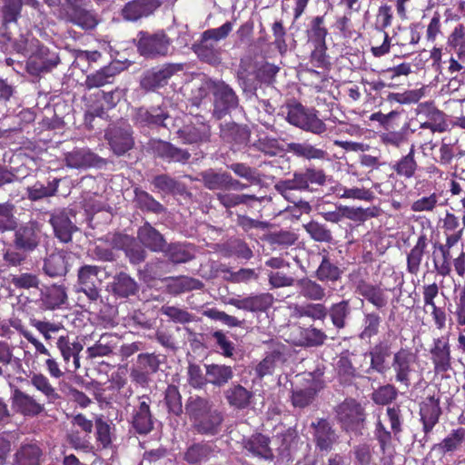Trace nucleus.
<instances>
[{"label": "nucleus", "instance_id": "obj_20", "mask_svg": "<svg viewBox=\"0 0 465 465\" xmlns=\"http://www.w3.org/2000/svg\"><path fill=\"white\" fill-rule=\"evenodd\" d=\"M440 403V397H437L434 394L427 396L420 402L419 415L425 438L431 433L442 414Z\"/></svg>", "mask_w": 465, "mask_h": 465}, {"label": "nucleus", "instance_id": "obj_62", "mask_svg": "<svg viewBox=\"0 0 465 465\" xmlns=\"http://www.w3.org/2000/svg\"><path fill=\"white\" fill-rule=\"evenodd\" d=\"M316 385L312 382L309 386L292 391L291 401L293 407L303 409L312 403L317 395Z\"/></svg>", "mask_w": 465, "mask_h": 465}, {"label": "nucleus", "instance_id": "obj_23", "mask_svg": "<svg viewBox=\"0 0 465 465\" xmlns=\"http://www.w3.org/2000/svg\"><path fill=\"white\" fill-rule=\"evenodd\" d=\"M149 144L150 149L156 157L168 163L185 164L191 158V153L186 149L177 147L167 141L154 139Z\"/></svg>", "mask_w": 465, "mask_h": 465}, {"label": "nucleus", "instance_id": "obj_50", "mask_svg": "<svg viewBox=\"0 0 465 465\" xmlns=\"http://www.w3.org/2000/svg\"><path fill=\"white\" fill-rule=\"evenodd\" d=\"M61 179L54 178L49 181L47 185L37 181L32 186L26 188L27 199L31 202H37L45 198H50L56 195Z\"/></svg>", "mask_w": 465, "mask_h": 465}, {"label": "nucleus", "instance_id": "obj_1", "mask_svg": "<svg viewBox=\"0 0 465 465\" xmlns=\"http://www.w3.org/2000/svg\"><path fill=\"white\" fill-rule=\"evenodd\" d=\"M184 408L192 427L198 434L216 436L222 431L224 413L209 398L190 396Z\"/></svg>", "mask_w": 465, "mask_h": 465}, {"label": "nucleus", "instance_id": "obj_10", "mask_svg": "<svg viewBox=\"0 0 465 465\" xmlns=\"http://www.w3.org/2000/svg\"><path fill=\"white\" fill-rule=\"evenodd\" d=\"M417 355L409 348H401L393 353L390 365L394 373V381L408 389L411 384V376L415 372Z\"/></svg>", "mask_w": 465, "mask_h": 465}, {"label": "nucleus", "instance_id": "obj_7", "mask_svg": "<svg viewBox=\"0 0 465 465\" xmlns=\"http://www.w3.org/2000/svg\"><path fill=\"white\" fill-rule=\"evenodd\" d=\"M176 135L184 144L199 146L211 142L212 127L203 115H195L176 131Z\"/></svg>", "mask_w": 465, "mask_h": 465}, {"label": "nucleus", "instance_id": "obj_26", "mask_svg": "<svg viewBox=\"0 0 465 465\" xmlns=\"http://www.w3.org/2000/svg\"><path fill=\"white\" fill-rule=\"evenodd\" d=\"M270 443V438L261 432L253 433L242 440L243 450L251 456L266 461L274 460V453Z\"/></svg>", "mask_w": 465, "mask_h": 465}, {"label": "nucleus", "instance_id": "obj_3", "mask_svg": "<svg viewBox=\"0 0 465 465\" xmlns=\"http://www.w3.org/2000/svg\"><path fill=\"white\" fill-rule=\"evenodd\" d=\"M285 120L302 131L321 135L327 131L326 124L318 116L313 107H306L295 98L288 99L284 104Z\"/></svg>", "mask_w": 465, "mask_h": 465}, {"label": "nucleus", "instance_id": "obj_55", "mask_svg": "<svg viewBox=\"0 0 465 465\" xmlns=\"http://www.w3.org/2000/svg\"><path fill=\"white\" fill-rule=\"evenodd\" d=\"M162 252L173 263H185L194 258L193 248L180 242L166 244Z\"/></svg>", "mask_w": 465, "mask_h": 465}, {"label": "nucleus", "instance_id": "obj_39", "mask_svg": "<svg viewBox=\"0 0 465 465\" xmlns=\"http://www.w3.org/2000/svg\"><path fill=\"white\" fill-rule=\"evenodd\" d=\"M192 50L202 62L211 65H218L222 62L221 47L210 40L204 41L202 35L200 40L193 45Z\"/></svg>", "mask_w": 465, "mask_h": 465}, {"label": "nucleus", "instance_id": "obj_45", "mask_svg": "<svg viewBox=\"0 0 465 465\" xmlns=\"http://www.w3.org/2000/svg\"><path fill=\"white\" fill-rule=\"evenodd\" d=\"M137 238L144 247L153 252H162L166 246L163 234L148 222L138 229Z\"/></svg>", "mask_w": 465, "mask_h": 465}, {"label": "nucleus", "instance_id": "obj_24", "mask_svg": "<svg viewBox=\"0 0 465 465\" xmlns=\"http://www.w3.org/2000/svg\"><path fill=\"white\" fill-rule=\"evenodd\" d=\"M162 4V0H132L124 5L121 15L125 21L136 22L153 15Z\"/></svg>", "mask_w": 465, "mask_h": 465}, {"label": "nucleus", "instance_id": "obj_40", "mask_svg": "<svg viewBox=\"0 0 465 465\" xmlns=\"http://www.w3.org/2000/svg\"><path fill=\"white\" fill-rule=\"evenodd\" d=\"M65 162L68 167L80 169L99 166L104 160L89 149L77 148L66 153Z\"/></svg>", "mask_w": 465, "mask_h": 465}, {"label": "nucleus", "instance_id": "obj_36", "mask_svg": "<svg viewBox=\"0 0 465 465\" xmlns=\"http://www.w3.org/2000/svg\"><path fill=\"white\" fill-rule=\"evenodd\" d=\"M56 346L64 359L66 371H71L70 360L73 359L72 368L75 371L80 367V352L83 351L84 346L79 341H69L67 335H60L56 341Z\"/></svg>", "mask_w": 465, "mask_h": 465}, {"label": "nucleus", "instance_id": "obj_29", "mask_svg": "<svg viewBox=\"0 0 465 465\" xmlns=\"http://www.w3.org/2000/svg\"><path fill=\"white\" fill-rule=\"evenodd\" d=\"M450 240L440 243L436 242L433 243V251L431 253V260L433 263V271L437 275L441 277L450 276L451 273V254L450 250L454 247Z\"/></svg>", "mask_w": 465, "mask_h": 465}, {"label": "nucleus", "instance_id": "obj_33", "mask_svg": "<svg viewBox=\"0 0 465 465\" xmlns=\"http://www.w3.org/2000/svg\"><path fill=\"white\" fill-rule=\"evenodd\" d=\"M50 223L55 237L64 243L72 241L73 233L78 229L71 221L69 213L66 210L53 213L50 217Z\"/></svg>", "mask_w": 465, "mask_h": 465}, {"label": "nucleus", "instance_id": "obj_30", "mask_svg": "<svg viewBox=\"0 0 465 465\" xmlns=\"http://www.w3.org/2000/svg\"><path fill=\"white\" fill-rule=\"evenodd\" d=\"M105 137L113 152L118 156L124 154L132 149L134 144L133 132L130 126L124 128L113 127L106 132Z\"/></svg>", "mask_w": 465, "mask_h": 465}, {"label": "nucleus", "instance_id": "obj_58", "mask_svg": "<svg viewBox=\"0 0 465 465\" xmlns=\"http://www.w3.org/2000/svg\"><path fill=\"white\" fill-rule=\"evenodd\" d=\"M423 95H424V93H423L422 89L407 90L403 93H392V92L389 91L386 94V95L382 98V100L381 101V104H382L383 102H387L391 105H393L395 104H416L422 98Z\"/></svg>", "mask_w": 465, "mask_h": 465}, {"label": "nucleus", "instance_id": "obj_9", "mask_svg": "<svg viewBox=\"0 0 465 465\" xmlns=\"http://www.w3.org/2000/svg\"><path fill=\"white\" fill-rule=\"evenodd\" d=\"M184 69L182 63H166L160 67H153L143 73L140 86L145 92H154L165 86L168 81Z\"/></svg>", "mask_w": 465, "mask_h": 465}, {"label": "nucleus", "instance_id": "obj_57", "mask_svg": "<svg viewBox=\"0 0 465 465\" xmlns=\"http://www.w3.org/2000/svg\"><path fill=\"white\" fill-rule=\"evenodd\" d=\"M67 20L83 30H93L98 25L96 15L85 7L74 13H68Z\"/></svg>", "mask_w": 465, "mask_h": 465}, {"label": "nucleus", "instance_id": "obj_51", "mask_svg": "<svg viewBox=\"0 0 465 465\" xmlns=\"http://www.w3.org/2000/svg\"><path fill=\"white\" fill-rule=\"evenodd\" d=\"M465 441V429L462 427L452 430L440 443L434 444L433 450L440 454L453 453L460 450Z\"/></svg>", "mask_w": 465, "mask_h": 465}, {"label": "nucleus", "instance_id": "obj_38", "mask_svg": "<svg viewBox=\"0 0 465 465\" xmlns=\"http://www.w3.org/2000/svg\"><path fill=\"white\" fill-rule=\"evenodd\" d=\"M70 256L65 251L49 254L44 261L43 270L52 278L65 276L69 271Z\"/></svg>", "mask_w": 465, "mask_h": 465}, {"label": "nucleus", "instance_id": "obj_64", "mask_svg": "<svg viewBox=\"0 0 465 465\" xmlns=\"http://www.w3.org/2000/svg\"><path fill=\"white\" fill-rule=\"evenodd\" d=\"M203 287V283L200 280L189 276L171 278V282L168 284L169 291L173 294L201 290Z\"/></svg>", "mask_w": 465, "mask_h": 465}, {"label": "nucleus", "instance_id": "obj_54", "mask_svg": "<svg viewBox=\"0 0 465 465\" xmlns=\"http://www.w3.org/2000/svg\"><path fill=\"white\" fill-rule=\"evenodd\" d=\"M134 203H135V206L141 211L153 213L155 214L162 213L165 211L163 205L155 200L153 195H151L146 191H143L139 187H135L134 189Z\"/></svg>", "mask_w": 465, "mask_h": 465}, {"label": "nucleus", "instance_id": "obj_27", "mask_svg": "<svg viewBox=\"0 0 465 465\" xmlns=\"http://www.w3.org/2000/svg\"><path fill=\"white\" fill-rule=\"evenodd\" d=\"M201 177L204 187L211 191L242 189L246 187L240 181L233 179L227 172L219 173L213 169H209L202 172Z\"/></svg>", "mask_w": 465, "mask_h": 465}, {"label": "nucleus", "instance_id": "obj_22", "mask_svg": "<svg viewBox=\"0 0 465 465\" xmlns=\"http://www.w3.org/2000/svg\"><path fill=\"white\" fill-rule=\"evenodd\" d=\"M170 118L168 111L162 106L139 107L135 109L133 121L139 127L159 128L165 126V121Z\"/></svg>", "mask_w": 465, "mask_h": 465}, {"label": "nucleus", "instance_id": "obj_41", "mask_svg": "<svg viewBox=\"0 0 465 465\" xmlns=\"http://www.w3.org/2000/svg\"><path fill=\"white\" fill-rule=\"evenodd\" d=\"M286 152L292 153L298 158H302L308 161L330 160L327 151L318 148L308 142L289 143L287 144Z\"/></svg>", "mask_w": 465, "mask_h": 465}, {"label": "nucleus", "instance_id": "obj_19", "mask_svg": "<svg viewBox=\"0 0 465 465\" xmlns=\"http://www.w3.org/2000/svg\"><path fill=\"white\" fill-rule=\"evenodd\" d=\"M99 272V266L89 264L81 266L77 272L78 291L84 292L92 302H96L101 297L99 289L101 280L98 279Z\"/></svg>", "mask_w": 465, "mask_h": 465}, {"label": "nucleus", "instance_id": "obj_13", "mask_svg": "<svg viewBox=\"0 0 465 465\" xmlns=\"http://www.w3.org/2000/svg\"><path fill=\"white\" fill-rule=\"evenodd\" d=\"M136 404L132 412L131 424L140 435H147L154 429L155 418L151 410L152 399L148 394L136 398Z\"/></svg>", "mask_w": 465, "mask_h": 465}, {"label": "nucleus", "instance_id": "obj_31", "mask_svg": "<svg viewBox=\"0 0 465 465\" xmlns=\"http://www.w3.org/2000/svg\"><path fill=\"white\" fill-rule=\"evenodd\" d=\"M217 452L216 446L209 441H199L191 444L183 453V460L189 465L206 463Z\"/></svg>", "mask_w": 465, "mask_h": 465}, {"label": "nucleus", "instance_id": "obj_61", "mask_svg": "<svg viewBox=\"0 0 465 465\" xmlns=\"http://www.w3.org/2000/svg\"><path fill=\"white\" fill-rule=\"evenodd\" d=\"M399 395L397 387L392 383L379 386L371 393V400L377 405L391 406Z\"/></svg>", "mask_w": 465, "mask_h": 465}, {"label": "nucleus", "instance_id": "obj_5", "mask_svg": "<svg viewBox=\"0 0 465 465\" xmlns=\"http://www.w3.org/2000/svg\"><path fill=\"white\" fill-rule=\"evenodd\" d=\"M134 44L140 55L155 59L169 54L172 40L163 30L153 34L147 31H139L134 39Z\"/></svg>", "mask_w": 465, "mask_h": 465}, {"label": "nucleus", "instance_id": "obj_16", "mask_svg": "<svg viewBox=\"0 0 465 465\" xmlns=\"http://www.w3.org/2000/svg\"><path fill=\"white\" fill-rule=\"evenodd\" d=\"M327 335L324 331L313 325L308 327L294 323L290 328L289 341L295 346L320 347L325 343Z\"/></svg>", "mask_w": 465, "mask_h": 465}, {"label": "nucleus", "instance_id": "obj_49", "mask_svg": "<svg viewBox=\"0 0 465 465\" xmlns=\"http://www.w3.org/2000/svg\"><path fill=\"white\" fill-rule=\"evenodd\" d=\"M220 137L227 143L242 144L249 140L250 132L245 126L235 123H226L221 124Z\"/></svg>", "mask_w": 465, "mask_h": 465}, {"label": "nucleus", "instance_id": "obj_11", "mask_svg": "<svg viewBox=\"0 0 465 465\" xmlns=\"http://www.w3.org/2000/svg\"><path fill=\"white\" fill-rule=\"evenodd\" d=\"M336 418L341 427L346 430L356 431L365 420L361 405L354 399H345L335 408Z\"/></svg>", "mask_w": 465, "mask_h": 465}, {"label": "nucleus", "instance_id": "obj_12", "mask_svg": "<svg viewBox=\"0 0 465 465\" xmlns=\"http://www.w3.org/2000/svg\"><path fill=\"white\" fill-rule=\"evenodd\" d=\"M429 353L435 374H443L452 370L454 359L449 335L433 338Z\"/></svg>", "mask_w": 465, "mask_h": 465}, {"label": "nucleus", "instance_id": "obj_56", "mask_svg": "<svg viewBox=\"0 0 465 465\" xmlns=\"http://www.w3.org/2000/svg\"><path fill=\"white\" fill-rule=\"evenodd\" d=\"M42 454L36 443L23 444L15 453V465H39Z\"/></svg>", "mask_w": 465, "mask_h": 465}, {"label": "nucleus", "instance_id": "obj_8", "mask_svg": "<svg viewBox=\"0 0 465 465\" xmlns=\"http://www.w3.org/2000/svg\"><path fill=\"white\" fill-rule=\"evenodd\" d=\"M446 26L454 24L447 36L446 50L456 55L461 63L465 62V25L460 22V15L451 8H446L443 13Z\"/></svg>", "mask_w": 465, "mask_h": 465}, {"label": "nucleus", "instance_id": "obj_48", "mask_svg": "<svg viewBox=\"0 0 465 465\" xmlns=\"http://www.w3.org/2000/svg\"><path fill=\"white\" fill-rule=\"evenodd\" d=\"M351 311L350 300H341L327 308V316L337 330H341L346 327Z\"/></svg>", "mask_w": 465, "mask_h": 465}, {"label": "nucleus", "instance_id": "obj_37", "mask_svg": "<svg viewBox=\"0 0 465 465\" xmlns=\"http://www.w3.org/2000/svg\"><path fill=\"white\" fill-rule=\"evenodd\" d=\"M273 303V296L269 292L251 295L242 299L232 300L231 304L239 310L252 312H266Z\"/></svg>", "mask_w": 465, "mask_h": 465}, {"label": "nucleus", "instance_id": "obj_43", "mask_svg": "<svg viewBox=\"0 0 465 465\" xmlns=\"http://www.w3.org/2000/svg\"><path fill=\"white\" fill-rule=\"evenodd\" d=\"M253 392L241 384H232L225 391L224 397L230 407L242 411L247 409L253 399Z\"/></svg>", "mask_w": 465, "mask_h": 465}, {"label": "nucleus", "instance_id": "obj_21", "mask_svg": "<svg viewBox=\"0 0 465 465\" xmlns=\"http://www.w3.org/2000/svg\"><path fill=\"white\" fill-rule=\"evenodd\" d=\"M312 437L315 449L321 452L331 451L338 441V435L327 419H318L312 423Z\"/></svg>", "mask_w": 465, "mask_h": 465}, {"label": "nucleus", "instance_id": "obj_47", "mask_svg": "<svg viewBox=\"0 0 465 465\" xmlns=\"http://www.w3.org/2000/svg\"><path fill=\"white\" fill-rule=\"evenodd\" d=\"M343 274L342 269L332 262L329 252L323 250L322 261L315 271V277L322 282L335 283L341 280Z\"/></svg>", "mask_w": 465, "mask_h": 465}, {"label": "nucleus", "instance_id": "obj_53", "mask_svg": "<svg viewBox=\"0 0 465 465\" xmlns=\"http://www.w3.org/2000/svg\"><path fill=\"white\" fill-rule=\"evenodd\" d=\"M208 383L216 387H223L233 378V371L231 366L224 364L205 365Z\"/></svg>", "mask_w": 465, "mask_h": 465}, {"label": "nucleus", "instance_id": "obj_25", "mask_svg": "<svg viewBox=\"0 0 465 465\" xmlns=\"http://www.w3.org/2000/svg\"><path fill=\"white\" fill-rule=\"evenodd\" d=\"M418 168L419 164L415 158V146L411 144L406 154L401 155L399 159L390 163V169L392 171V173L388 175V181H394L396 177L410 180L415 176Z\"/></svg>", "mask_w": 465, "mask_h": 465}, {"label": "nucleus", "instance_id": "obj_46", "mask_svg": "<svg viewBox=\"0 0 465 465\" xmlns=\"http://www.w3.org/2000/svg\"><path fill=\"white\" fill-rule=\"evenodd\" d=\"M14 408L25 416H37L44 410V405L39 403L33 396L15 390L13 395Z\"/></svg>", "mask_w": 465, "mask_h": 465}, {"label": "nucleus", "instance_id": "obj_34", "mask_svg": "<svg viewBox=\"0 0 465 465\" xmlns=\"http://www.w3.org/2000/svg\"><path fill=\"white\" fill-rule=\"evenodd\" d=\"M430 239L421 232L406 255V271L411 275H417L420 271V265L424 255L428 252Z\"/></svg>", "mask_w": 465, "mask_h": 465}, {"label": "nucleus", "instance_id": "obj_44", "mask_svg": "<svg viewBox=\"0 0 465 465\" xmlns=\"http://www.w3.org/2000/svg\"><path fill=\"white\" fill-rule=\"evenodd\" d=\"M120 71L121 69L117 64L111 63L108 65H104L86 76L84 83L85 87L90 90L113 84Z\"/></svg>", "mask_w": 465, "mask_h": 465}, {"label": "nucleus", "instance_id": "obj_6", "mask_svg": "<svg viewBox=\"0 0 465 465\" xmlns=\"http://www.w3.org/2000/svg\"><path fill=\"white\" fill-rule=\"evenodd\" d=\"M206 85L213 95V114L216 119H222L238 106L237 94L225 82L210 79L206 82Z\"/></svg>", "mask_w": 465, "mask_h": 465}, {"label": "nucleus", "instance_id": "obj_2", "mask_svg": "<svg viewBox=\"0 0 465 465\" xmlns=\"http://www.w3.org/2000/svg\"><path fill=\"white\" fill-rule=\"evenodd\" d=\"M356 292L376 309V311L363 312L361 331L359 334L361 340H371L380 333L382 318L378 311H382L389 304L386 289L365 280H360L356 284Z\"/></svg>", "mask_w": 465, "mask_h": 465}, {"label": "nucleus", "instance_id": "obj_15", "mask_svg": "<svg viewBox=\"0 0 465 465\" xmlns=\"http://www.w3.org/2000/svg\"><path fill=\"white\" fill-rule=\"evenodd\" d=\"M415 113L417 116L424 119L420 127L429 129L432 133H444L448 130L447 115L438 109L433 101L418 104Z\"/></svg>", "mask_w": 465, "mask_h": 465}, {"label": "nucleus", "instance_id": "obj_4", "mask_svg": "<svg viewBox=\"0 0 465 465\" xmlns=\"http://www.w3.org/2000/svg\"><path fill=\"white\" fill-rule=\"evenodd\" d=\"M385 415L391 430H388L381 420H377L374 429V438L383 455L392 447V439L399 440L403 431L404 410L401 404L393 403L386 408Z\"/></svg>", "mask_w": 465, "mask_h": 465}, {"label": "nucleus", "instance_id": "obj_52", "mask_svg": "<svg viewBox=\"0 0 465 465\" xmlns=\"http://www.w3.org/2000/svg\"><path fill=\"white\" fill-rule=\"evenodd\" d=\"M296 285L301 296L312 302H322L326 297V289L314 280L304 277L297 281Z\"/></svg>", "mask_w": 465, "mask_h": 465}, {"label": "nucleus", "instance_id": "obj_63", "mask_svg": "<svg viewBox=\"0 0 465 465\" xmlns=\"http://www.w3.org/2000/svg\"><path fill=\"white\" fill-rule=\"evenodd\" d=\"M303 191L310 189L311 185L322 186L326 183V173L323 169L308 167L302 172H298Z\"/></svg>", "mask_w": 465, "mask_h": 465}, {"label": "nucleus", "instance_id": "obj_60", "mask_svg": "<svg viewBox=\"0 0 465 465\" xmlns=\"http://www.w3.org/2000/svg\"><path fill=\"white\" fill-rule=\"evenodd\" d=\"M15 206L7 201L0 203V232H13L17 227V218L15 215Z\"/></svg>", "mask_w": 465, "mask_h": 465}, {"label": "nucleus", "instance_id": "obj_32", "mask_svg": "<svg viewBox=\"0 0 465 465\" xmlns=\"http://www.w3.org/2000/svg\"><path fill=\"white\" fill-rule=\"evenodd\" d=\"M440 228L446 236L445 242L450 240V243L456 245L461 241L465 229V209L462 210L461 223L460 217L450 212H446L444 217L440 219Z\"/></svg>", "mask_w": 465, "mask_h": 465}, {"label": "nucleus", "instance_id": "obj_28", "mask_svg": "<svg viewBox=\"0 0 465 465\" xmlns=\"http://www.w3.org/2000/svg\"><path fill=\"white\" fill-rule=\"evenodd\" d=\"M33 42H35V50L32 52L29 58L28 64L31 67L42 73L52 70L59 64L60 58L56 53L51 52L48 47L40 45V42L35 37H32Z\"/></svg>", "mask_w": 465, "mask_h": 465}, {"label": "nucleus", "instance_id": "obj_59", "mask_svg": "<svg viewBox=\"0 0 465 465\" xmlns=\"http://www.w3.org/2000/svg\"><path fill=\"white\" fill-rule=\"evenodd\" d=\"M413 132V130H411L410 123L405 122L398 131L394 129L386 130L381 136V142L387 146L401 147L408 142L409 134Z\"/></svg>", "mask_w": 465, "mask_h": 465}, {"label": "nucleus", "instance_id": "obj_35", "mask_svg": "<svg viewBox=\"0 0 465 465\" xmlns=\"http://www.w3.org/2000/svg\"><path fill=\"white\" fill-rule=\"evenodd\" d=\"M109 291L116 298L126 299L138 293L139 285L128 273L120 272L113 277Z\"/></svg>", "mask_w": 465, "mask_h": 465}, {"label": "nucleus", "instance_id": "obj_18", "mask_svg": "<svg viewBox=\"0 0 465 465\" xmlns=\"http://www.w3.org/2000/svg\"><path fill=\"white\" fill-rule=\"evenodd\" d=\"M393 7L389 4H382L379 6L375 15V29L384 34L383 42L379 46H372L371 48V54L375 57H381L387 54L391 49V38L385 29L391 26L393 22Z\"/></svg>", "mask_w": 465, "mask_h": 465}, {"label": "nucleus", "instance_id": "obj_42", "mask_svg": "<svg viewBox=\"0 0 465 465\" xmlns=\"http://www.w3.org/2000/svg\"><path fill=\"white\" fill-rule=\"evenodd\" d=\"M41 307L45 310H55L67 301L66 288L63 285L52 284L41 290Z\"/></svg>", "mask_w": 465, "mask_h": 465}, {"label": "nucleus", "instance_id": "obj_14", "mask_svg": "<svg viewBox=\"0 0 465 465\" xmlns=\"http://www.w3.org/2000/svg\"><path fill=\"white\" fill-rule=\"evenodd\" d=\"M392 343L386 340H379L371 347H370L367 357L370 359V366L366 372L368 374H379L386 376L391 370L389 360L392 356Z\"/></svg>", "mask_w": 465, "mask_h": 465}, {"label": "nucleus", "instance_id": "obj_17", "mask_svg": "<svg viewBox=\"0 0 465 465\" xmlns=\"http://www.w3.org/2000/svg\"><path fill=\"white\" fill-rule=\"evenodd\" d=\"M14 244L17 250L30 252L35 250L41 241V226L37 221L31 220L17 225L14 230Z\"/></svg>", "mask_w": 465, "mask_h": 465}]
</instances>
